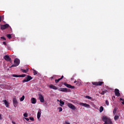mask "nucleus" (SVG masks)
Here are the masks:
<instances>
[{
    "mask_svg": "<svg viewBox=\"0 0 124 124\" xmlns=\"http://www.w3.org/2000/svg\"><path fill=\"white\" fill-rule=\"evenodd\" d=\"M49 88H50L51 89H53V90H58V88H57L56 86H54V85H50V86H49Z\"/></svg>",
    "mask_w": 124,
    "mask_h": 124,
    "instance_id": "15",
    "label": "nucleus"
},
{
    "mask_svg": "<svg viewBox=\"0 0 124 124\" xmlns=\"http://www.w3.org/2000/svg\"><path fill=\"white\" fill-rule=\"evenodd\" d=\"M58 91L61 92H64V93H66L68 92V90L67 88H61L59 89Z\"/></svg>",
    "mask_w": 124,
    "mask_h": 124,
    "instance_id": "11",
    "label": "nucleus"
},
{
    "mask_svg": "<svg viewBox=\"0 0 124 124\" xmlns=\"http://www.w3.org/2000/svg\"><path fill=\"white\" fill-rule=\"evenodd\" d=\"M80 84H81V83L79 82H77V83H76V85H77V86H80Z\"/></svg>",
    "mask_w": 124,
    "mask_h": 124,
    "instance_id": "32",
    "label": "nucleus"
},
{
    "mask_svg": "<svg viewBox=\"0 0 124 124\" xmlns=\"http://www.w3.org/2000/svg\"><path fill=\"white\" fill-rule=\"evenodd\" d=\"M1 20H2V17H1V16H0V22H1Z\"/></svg>",
    "mask_w": 124,
    "mask_h": 124,
    "instance_id": "41",
    "label": "nucleus"
},
{
    "mask_svg": "<svg viewBox=\"0 0 124 124\" xmlns=\"http://www.w3.org/2000/svg\"><path fill=\"white\" fill-rule=\"evenodd\" d=\"M10 27V25L8 24H5L4 25H0V29L2 30H5L6 29H8Z\"/></svg>",
    "mask_w": 124,
    "mask_h": 124,
    "instance_id": "6",
    "label": "nucleus"
},
{
    "mask_svg": "<svg viewBox=\"0 0 124 124\" xmlns=\"http://www.w3.org/2000/svg\"><path fill=\"white\" fill-rule=\"evenodd\" d=\"M0 120H2V116L1 114H0Z\"/></svg>",
    "mask_w": 124,
    "mask_h": 124,
    "instance_id": "42",
    "label": "nucleus"
},
{
    "mask_svg": "<svg viewBox=\"0 0 124 124\" xmlns=\"http://www.w3.org/2000/svg\"><path fill=\"white\" fill-rule=\"evenodd\" d=\"M14 62L15 64L12 65L10 67V68L12 67H16V66H18L20 63V61L19 59H15L14 60Z\"/></svg>",
    "mask_w": 124,
    "mask_h": 124,
    "instance_id": "3",
    "label": "nucleus"
},
{
    "mask_svg": "<svg viewBox=\"0 0 124 124\" xmlns=\"http://www.w3.org/2000/svg\"><path fill=\"white\" fill-rule=\"evenodd\" d=\"M114 93L116 96H117V97L120 96V91H119V89H115V91H114Z\"/></svg>",
    "mask_w": 124,
    "mask_h": 124,
    "instance_id": "10",
    "label": "nucleus"
},
{
    "mask_svg": "<svg viewBox=\"0 0 124 124\" xmlns=\"http://www.w3.org/2000/svg\"><path fill=\"white\" fill-rule=\"evenodd\" d=\"M23 116L25 117H28V113H27V112H25V113H24Z\"/></svg>",
    "mask_w": 124,
    "mask_h": 124,
    "instance_id": "31",
    "label": "nucleus"
},
{
    "mask_svg": "<svg viewBox=\"0 0 124 124\" xmlns=\"http://www.w3.org/2000/svg\"><path fill=\"white\" fill-rule=\"evenodd\" d=\"M25 100V95H22V96L20 98V101L21 102Z\"/></svg>",
    "mask_w": 124,
    "mask_h": 124,
    "instance_id": "21",
    "label": "nucleus"
},
{
    "mask_svg": "<svg viewBox=\"0 0 124 124\" xmlns=\"http://www.w3.org/2000/svg\"><path fill=\"white\" fill-rule=\"evenodd\" d=\"M12 123L13 124H16V123L15 122H13V121H12Z\"/></svg>",
    "mask_w": 124,
    "mask_h": 124,
    "instance_id": "44",
    "label": "nucleus"
},
{
    "mask_svg": "<svg viewBox=\"0 0 124 124\" xmlns=\"http://www.w3.org/2000/svg\"><path fill=\"white\" fill-rule=\"evenodd\" d=\"M65 124H70L68 121H65Z\"/></svg>",
    "mask_w": 124,
    "mask_h": 124,
    "instance_id": "38",
    "label": "nucleus"
},
{
    "mask_svg": "<svg viewBox=\"0 0 124 124\" xmlns=\"http://www.w3.org/2000/svg\"><path fill=\"white\" fill-rule=\"evenodd\" d=\"M33 75H36V74H37V72L36 70L33 69Z\"/></svg>",
    "mask_w": 124,
    "mask_h": 124,
    "instance_id": "27",
    "label": "nucleus"
},
{
    "mask_svg": "<svg viewBox=\"0 0 124 124\" xmlns=\"http://www.w3.org/2000/svg\"><path fill=\"white\" fill-rule=\"evenodd\" d=\"M0 39H2V40H4V41L6 40V38H5V37H0Z\"/></svg>",
    "mask_w": 124,
    "mask_h": 124,
    "instance_id": "35",
    "label": "nucleus"
},
{
    "mask_svg": "<svg viewBox=\"0 0 124 124\" xmlns=\"http://www.w3.org/2000/svg\"><path fill=\"white\" fill-rule=\"evenodd\" d=\"M119 118V116L118 115H115L114 116V119L115 121H117Z\"/></svg>",
    "mask_w": 124,
    "mask_h": 124,
    "instance_id": "24",
    "label": "nucleus"
},
{
    "mask_svg": "<svg viewBox=\"0 0 124 124\" xmlns=\"http://www.w3.org/2000/svg\"><path fill=\"white\" fill-rule=\"evenodd\" d=\"M60 105L61 107H62V106L64 105V102L62 101V99L60 100Z\"/></svg>",
    "mask_w": 124,
    "mask_h": 124,
    "instance_id": "18",
    "label": "nucleus"
},
{
    "mask_svg": "<svg viewBox=\"0 0 124 124\" xmlns=\"http://www.w3.org/2000/svg\"><path fill=\"white\" fill-rule=\"evenodd\" d=\"M58 109L59 110V112H62V107H59Z\"/></svg>",
    "mask_w": 124,
    "mask_h": 124,
    "instance_id": "28",
    "label": "nucleus"
},
{
    "mask_svg": "<svg viewBox=\"0 0 124 124\" xmlns=\"http://www.w3.org/2000/svg\"><path fill=\"white\" fill-rule=\"evenodd\" d=\"M3 102H4L6 107H7V108L9 107V104L8 102L6 100H3Z\"/></svg>",
    "mask_w": 124,
    "mask_h": 124,
    "instance_id": "16",
    "label": "nucleus"
},
{
    "mask_svg": "<svg viewBox=\"0 0 124 124\" xmlns=\"http://www.w3.org/2000/svg\"><path fill=\"white\" fill-rule=\"evenodd\" d=\"M64 86H66L67 88L74 89H75V86H72L70 84H68L67 83H64Z\"/></svg>",
    "mask_w": 124,
    "mask_h": 124,
    "instance_id": "9",
    "label": "nucleus"
},
{
    "mask_svg": "<svg viewBox=\"0 0 124 124\" xmlns=\"http://www.w3.org/2000/svg\"><path fill=\"white\" fill-rule=\"evenodd\" d=\"M26 77V74L19 75V78H24Z\"/></svg>",
    "mask_w": 124,
    "mask_h": 124,
    "instance_id": "22",
    "label": "nucleus"
},
{
    "mask_svg": "<svg viewBox=\"0 0 124 124\" xmlns=\"http://www.w3.org/2000/svg\"><path fill=\"white\" fill-rule=\"evenodd\" d=\"M39 100H40V101L41 103H44V97H43V95L39 94Z\"/></svg>",
    "mask_w": 124,
    "mask_h": 124,
    "instance_id": "13",
    "label": "nucleus"
},
{
    "mask_svg": "<svg viewBox=\"0 0 124 124\" xmlns=\"http://www.w3.org/2000/svg\"><path fill=\"white\" fill-rule=\"evenodd\" d=\"M7 37L9 39H10L12 38V36H11V34H8L7 35Z\"/></svg>",
    "mask_w": 124,
    "mask_h": 124,
    "instance_id": "25",
    "label": "nucleus"
},
{
    "mask_svg": "<svg viewBox=\"0 0 124 124\" xmlns=\"http://www.w3.org/2000/svg\"><path fill=\"white\" fill-rule=\"evenodd\" d=\"M106 104L107 105V106H108L109 105V102L108 101V100H106Z\"/></svg>",
    "mask_w": 124,
    "mask_h": 124,
    "instance_id": "33",
    "label": "nucleus"
},
{
    "mask_svg": "<svg viewBox=\"0 0 124 124\" xmlns=\"http://www.w3.org/2000/svg\"><path fill=\"white\" fill-rule=\"evenodd\" d=\"M12 77H16V78H19V75H13Z\"/></svg>",
    "mask_w": 124,
    "mask_h": 124,
    "instance_id": "26",
    "label": "nucleus"
},
{
    "mask_svg": "<svg viewBox=\"0 0 124 124\" xmlns=\"http://www.w3.org/2000/svg\"><path fill=\"white\" fill-rule=\"evenodd\" d=\"M120 100L121 101H124V100L123 98H120Z\"/></svg>",
    "mask_w": 124,
    "mask_h": 124,
    "instance_id": "43",
    "label": "nucleus"
},
{
    "mask_svg": "<svg viewBox=\"0 0 124 124\" xmlns=\"http://www.w3.org/2000/svg\"><path fill=\"white\" fill-rule=\"evenodd\" d=\"M58 101H59V99H58V100H57Z\"/></svg>",
    "mask_w": 124,
    "mask_h": 124,
    "instance_id": "49",
    "label": "nucleus"
},
{
    "mask_svg": "<svg viewBox=\"0 0 124 124\" xmlns=\"http://www.w3.org/2000/svg\"><path fill=\"white\" fill-rule=\"evenodd\" d=\"M21 71L23 73H27L28 72H29V69H21Z\"/></svg>",
    "mask_w": 124,
    "mask_h": 124,
    "instance_id": "20",
    "label": "nucleus"
},
{
    "mask_svg": "<svg viewBox=\"0 0 124 124\" xmlns=\"http://www.w3.org/2000/svg\"><path fill=\"white\" fill-rule=\"evenodd\" d=\"M61 79L60 78H59L58 79H56L55 80V82L56 84H58L59 83V81H61Z\"/></svg>",
    "mask_w": 124,
    "mask_h": 124,
    "instance_id": "29",
    "label": "nucleus"
},
{
    "mask_svg": "<svg viewBox=\"0 0 124 124\" xmlns=\"http://www.w3.org/2000/svg\"><path fill=\"white\" fill-rule=\"evenodd\" d=\"M51 79L52 80V79H54V77H52L51 78Z\"/></svg>",
    "mask_w": 124,
    "mask_h": 124,
    "instance_id": "47",
    "label": "nucleus"
},
{
    "mask_svg": "<svg viewBox=\"0 0 124 124\" xmlns=\"http://www.w3.org/2000/svg\"><path fill=\"white\" fill-rule=\"evenodd\" d=\"M104 124H107L106 122H105Z\"/></svg>",
    "mask_w": 124,
    "mask_h": 124,
    "instance_id": "48",
    "label": "nucleus"
},
{
    "mask_svg": "<svg viewBox=\"0 0 124 124\" xmlns=\"http://www.w3.org/2000/svg\"><path fill=\"white\" fill-rule=\"evenodd\" d=\"M101 95H103L105 93H106V91H102V92L100 93Z\"/></svg>",
    "mask_w": 124,
    "mask_h": 124,
    "instance_id": "30",
    "label": "nucleus"
},
{
    "mask_svg": "<svg viewBox=\"0 0 124 124\" xmlns=\"http://www.w3.org/2000/svg\"><path fill=\"white\" fill-rule=\"evenodd\" d=\"M85 98L88 99H89V100L92 99V97H91V96H89V95H86V96H85Z\"/></svg>",
    "mask_w": 124,
    "mask_h": 124,
    "instance_id": "23",
    "label": "nucleus"
},
{
    "mask_svg": "<svg viewBox=\"0 0 124 124\" xmlns=\"http://www.w3.org/2000/svg\"><path fill=\"white\" fill-rule=\"evenodd\" d=\"M76 83H77V81H74V84H76Z\"/></svg>",
    "mask_w": 124,
    "mask_h": 124,
    "instance_id": "45",
    "label": "nucleus"
},
{
    "mask_svg": "<svg viewBox=\"0 0 124 124\" xmlns=\"http://www.w3.org/2000/svg\"><path fill=\"white\" fill-rule=\"evenodd\" d=\"M3 59L6 61L7 62H10V63H12V59L8 55H5L4 57H3Z\"/></svg>",
    "mask_w": 124,
    "mask_h": 124,
    "instance_id": "5",
    "label": "nucleus"
},
{
    "mask_svg": "<svg viewBox=\"0 0 124 124\" xmlns=\"http://www.w3.org/2000/svg\"><path fill=\"white\" fill-rule=\"evenodd\" d=\"M102 120L104 123L106 122V124H112L111 120L106 117V116H103Z\"/></svg>",
    "mask_w": 124,
    "mask_h": 124,
    "instance_id": "1",
    "label": "nucleus"
},
{
    "mask_svg": "<svg viewBox=\"0 0 124 124\" xmlns=\"http://www.w3.org/2000/svg\"><path fill=\"white\" fill-rule=\"evenodd\" d=\"M3 44L5 46H7L6 42H3Z\"/></svg>",
    "mask_w": 124,
    "mask_h": 124,
    "instance_id": "39",
    "label": "nucleus"
},
{
    "mask_svg": "<svg viewBox=\"0 0 124 124\" xmlns=\"http://www.w3.org/2000/svg\"><path fill=\"white\" fill-rule=\"evenodd\" d=\"M31 101L32 104H35L36 103V99L34 97L31 98Z\"/></svg>",
    "mask_w": 124,
    "mask_h": 124,
    "instance_id": "14",
    "label": "nucleus"
},
{
    "mask_svg": "<svg viewBox=\"0 0 124 124\" xmlns=\"http://www.w3.org/2000/svg\"><path fill=\"white\" fill-rule=\"evenodd\" d=\"M33 79V78L31 77V76L27 75L25 78L22 80V83H24L26 82H28L31 81V80H32Z\"/></svg>",
    "mask_w": 124,
    "mask_h": 124,
    "instance_id": "2",
    "label": "nucleus"
},
{
    "mask_svg": "<svg viewBox=\"0 0 124 124\" xmlns=\"http://www.w3.org/2000/svg\"><path fill=\"white\" fill-rule=\"evenodd\" d=\"M104 110V108H103L102 106H101L99 108L100 113L102 112Z\"/></svg>",
    "mask_w": 124,
    "mask_h": 124,
    "instance_id": "19",
    "label": "nucleus"
},
{
    "mask_svg": "<svg viewBox=\"0 0 124 124\" xmlns=\"http://www.w3.org/2000/svg\"><path fill=\"white\" fill-rule=\"evenodd\" d=\"M13 105H14V107L15 108H16L17 107L18 101H17L16 98H14L13 99Z\"/></svg>",
    "mask_w": 124,
    "mask_h": 124,
    "instance_id": "7",
    "label": "nucleus"
},
{
    "mask_svg": "<svg viewBox=\"0 0 124 124\" xmlns=\"http://www.w3.org/2000/svg\"><path fill=\"white\" fill-rule=\"evenodd\" d=\"M80 105L81 106L85 107V108H90V105L87 103H80Z\"/></svg>",
    "mask_w": 124,
    "mask_h": 124,
    "instance_id": "12",
    "label": "nucleus"
},
{
    "mask_svg": "<svg viewBox=\"0 0 124 124\" xmlns=\"http://www.w3.org/2000/svg\"><path fill=\"white\" fill-rule=\"evenodd\" d=\"M30 120L33 121H34V118L33 117H30Z\"/></svg>",
    "mask_w": 124,
    "mask_h": 124,
    "instance_id": "36",
    "label": "nucleus"
},
{
    "mask_svg": "<svg viewBox=\"0 0 124 124\" xmlns=\"http://www.w3.org/2000/svg\"><path fill=\"white\" fill-rule=\"evenodd\" d=\"M24 119H25L26 121H30V119H29V118H25Z\"/></svg>",
    "mask_w": 124,
    "mask_h": 124,
    "instance_id": "37",
    "label": "nucleus"
},
{
    "mask_svg": "<svg viewBox=\"0 0 124 124\" xmlns=\"http://www.w3.org/2000/svg\"><path fill=\"white\" fill-rule=\"evenodd\" d=\"M122 103L123 105H124V101H123V102H122Z\"/></svg>",
    "mask_w": 124,
    "mask_h": 124,
    "instance_id": "46",
    "label": "nucleus"
},
{
    "mask_svg": "<svg viewBox=\"0 0 124 124\" xmlns=\"http://www.w3.org/2000/svg\"><path fill=\"white\" fill-rule=\"evenodd\" d=\"M41 114V110L39 109V111H38V113H37V119H38V120H39V119L40 118Z\"/></svg>",
    "mask_w": 124,
    "mask_h": 124,
    "instance_id": "17",
    "label": "nucleus"
},
{
    "mask_svg": "<svg viewBox=\"0 0 124 124\" xmlns=\"http://www.w3.org/2000/svg\"><path fill=\"white\" fill-rule=\"evenodd\" d=\"M104 84V82L103 81H98V82H92V84L93 86H101L102 84Z\"/></svg>",
    "mask_w": 124,
    "mask_h": 124,
    "instance_id": "4",
    "label": "nucleus"
},
{
    "mask_svg": "<svg viewBox=\"0 0 124 124\" xmlns=\"http://www.w3.org/2000/svg\"><path fill=\"white\" fill-rule=\"evenodd\" d=\"M63 76H61V78H60V79H61V80H62V79H63Z\"/></svg>",
    "mask_w": 124,
    "mask_h": 124,
    "instance_id": "40",
    "label": "nucleus"
},
{
    "mask_svg": "<svg viewBox=\"0 0 124 124\" xmlns=\"http://www.w3.org/2000/svg\"><path fill=\"white\" fill-rule=\"evenodd\" d=\"M116 113V109L115 108L113 110V114H115Z\"/></svg>",
    "mask_w": 124,
    "mask_h": 124,
    "instance_id": "34",
    "label": "nucleus"
},
{
    "mask_svg": "<svg viewBox=\"0 0 124 124\" xmlns=\"http://www.w3.org/2000/svg\"><path fill=\"white\" fill-rule=\"evenodd\" d=\"M67 106H68V107L73 110H75L76 109V107L75 106H74V105H73L71 103H68V104L67 105Z\"/></svg>",
    "mask_w": 124,
    "mask_h": 124,
    "instance_id": "8",
    "label": "nucleus"
}]
</instances>
